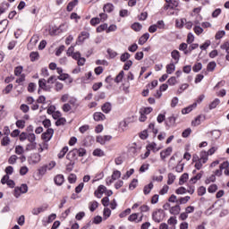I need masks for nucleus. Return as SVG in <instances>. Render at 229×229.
I'll use <instances>...</instances> for the list:
<instances>
[{"label":"nucleus","instance_id":"nucleus-63","mask_svg":"<svg viewBox=\"0 0 229 229\" xmlns=\"http://www.w3.org/2000/svg\"><path fill=\"white\" fill-rule=\"evenodd\" d=\"M214 182H216V175L212 174L211 176L206 179L205 183L208 185V183H212Z\"/></svg>","mask_w":229,"mask_h":229},{"label":"nucleus","instance_id":"nucleus-12","mask_svg":"<svg viewBox=\"0 0 229 229\" xmlns=\"http://www.w3.org/2000/svg\"><path fill=\"white\" fill-rule=\"evenodd\" d=\"M167 4L165 5V10H169V8H176L178 6V2L175 0H165Z\"/></svg>","mask_w":229,"mask_h":229},{"label":"nucleus","instance_id":"nucleus-36","mask_svg":"<svg viewBox=\"0 0 229 229\" xmlns=\"http://www.w3.org/2000/svg\"><path fill=\"white\" fill-rule=\"evenodd\" d=\"M16 126H17V128H20V130H24V128L26 126V121H24V120H18L16 122Z\"/></svg>","mask_w":229,"mask_h":229},{"label":"nucleus","instance_id":"nucleus-44","mask_svg":"<svg viewBox=\"0 0 229 229\" xmlns=\"http://www.w3.org/2000/svg\"><path fill=\"white\" fill-rule=\"evenodd\" d=\"M131 29L134 31H140V30H142V25L139 22H135L131 25Z\"/></svg>","mask_w":229,"mask_h":229},{"label":"nucleus","instance_id":"nucleus-21","mask_svg":"<svg viewBox=\"0 0 229 229\" xmlns=\"http://www.w3.org/2000/svg\"><path fill=\"white\" fill-rule=\"evenodd\" d=\"M171 56L174 60H175V64H178L180 61V52L178 50H174L171 53Z\"/></svg>","mask_w":229,"mask_h":229},{"label":"nucleus","instance_id":"nucleus-48","mask_svg":"<svg viewBox=\"0 0 229 229\" xmlns=\"http://www.w3.org/2000/svg\"><path fill=\"white\" fill-rule=\"evenodd\" d=\"M62 109H63V112L67 113V112H71V110H72V107L71 104L66 103V104L63 105Z\"/></svg>","mask_w":229,"mask_h":229},{"label":"nucleus","instance_id":"nucleus-41","mask_svg":"<svg viewBox=\"0 0 229 229\" xmlns=\"http://www.w3.org/2000/svg\"><path fill=\"white\" fill-rule=\"evenodd\" d=\"M89 37H90V34L87 31H82L81 33V36H79V40H85L86 38H89Z\"/></svg>","mask_w":229,"mask_h":229},{"label":"nucleus","instance_id":"nucleus-8","mask_svg":"<svg viewBox=\"0 0 229 229\" xmlns=\"http://www.w3.org/2000/svg\"><path fill=\"white\" fill-rule=\"evenodd\" d=\"M182 211V208L180 207V204H177L172 208H170L169 212L172 214V216H178L180 212Z\"/></svg>","mask_w":229,"mask_h":229},{"label":"nucleus","instance_id":"nucleus-34","mask_svg":"<svg viewBox=\"0 0 229 229\" xmlns=\"http://www.w3.org/2000/svg\"><path fill=\"white\" fill-rule=\"evenodd\" d=\"M8 6H10V4L8 3H3L0 5V14L2 15V13H4V12H6L8 10Z\"/></svg>","mask_w":229,"mask_h":229},{"label":"nucleus","instance_id":"nucleus-10","mask_svg":"<svg viewBox=\"0 0 229 229\" xmlns=\"http://www.w3.org/2000/svg\"><path fill=\"white\" fill-rule=\"evenodd\" d=\"M199 160L202 164H207L208 162V152L202 150L199 153Z\"/></svg>","mask_w":229,"mask_h":229},{"label":"nucleus","instance_id":"nucleus-23","mask_svg":"<svg viewBox=\"0 0 229 229\" xmlns=\"http://www.w3.org/2000/svg\"><path fill=\"white\" fill-rule=\"evenodd\" d=\"M138 219H139V213H133L130 215L128 217V221H130L131 223H137Z\"/></svg>","mask_w":229,"mask_h":229},{"label":"nucleus","instance_id":"nucleus-45","mask_svg":"<svg viewBox=\"0 0 229 229\" xmlns=\"http://www.w3.org/2000/svg\"><path fill=\"white\" fill-rule=\"evenodd\" d=\"M111 178L114 179V181L119 180V178H121V172L119 170L114 171Z\"/></svg>","mask_w":229,"mask_h":229},{"label":"nucleus","instance_id":"nucleus-42","mask_svg":"<svg viewBox=\"0 0 229 229\" xmlns=\"http://www.w3.org/2000/svg\"><path fill=\"white\" fill-rule=\"evenodd\" d=\"M98 201H96V200L91 201L89 203V210H90V212H94V210H96V208H98Z\"/></svg>","mask_w":229,"mask_h":229},{"label":"nucleus","instance_id":"nucleus-47","mask_svg":"<svg viewBox=\"0 0 229 229\" xmlns=\"http://www.w3.org/2000/svg\"><path fill=\"white\" fill-rule=\"evenodd\" d=\"M108 29V24L104 23L97 28V32L101 33L102 31H105V30Z\"/></svg>","mask_w":229,"mask_h":229},{"label":"nucleus","instance_id":"nucleus-18","mask_svg":"<svg viewBox=\"0 0 229 229\" xmlns=\"http://www.w3.org/2000/svg\"><path fill=\"white\" fill-rule=\"evenodd\" d=\"M94 121H105L106 116L101 112H97L93 115Z\"/></svg>","mask_w":229,"mask_h":229},{"label":"nucleus","instance_id":"nucleus-35","mask_svg":"<svg viewBox=\"0 0 229 229\" xmlns=\"http://www.w3.org/2000/svg\"><path fill=\"white\" fill-rule=\"evenodd\" d=\"M68 104L72 107V108H78V100L74 98H70Z\"/></svg>","mask_w":229,"mask_h":229},{"label":"nucleus","instance_id":"nucleus-14","mask_svg":"<svg viewBox=\"0 0 229 229\" xmlns=\"http://www.w3.org/2000/svg\"><path fill=\"white\" fill-rule=\"evenodd\" d=\"M54 182L55 183V185H63L64 182H65V178L64 177V174H57L55 179Z\"/></svg>","mask_w":229,"mask_h":229},{"label":"nucleus","instance_id":"nucleus-1","mask_svg":"<svg viewBox=\"0 0 229 229\" xmlns=\"http://www.w3.org/2000/svg\"><path fill=\"white\" fill-rule=\"evenodd\" d=\"M67 24L65 23H63L59 26V28H55V29H52L50 31H49V34L51 36L53 35H60V33H64V31H67Z\"/></svg>","mask_w":229,"mask_h":229},{"label":"nucleus","instance_id":"nucleus-28","mask_svg":"<svg viewBox=\"0 0 229 229\" xmlns=\"http://www.w3.org/2000/svg\"><path fill=\"white\" fill-rule=\"evenodd\" d=\"M67 151H69V147H64L57 155L58 158H64V157H65L67 154Z\"/></svg>","mask_w":229,"mask_h":229},{"label":"nucleus","instance_id":"nucleus-58","mask_svg":"<svg viewBox=\"0 0 229 229\" xmlns=\"http://www.w3.org/2000/svg\"><path fill=\"white\" fill-rule=\"evenodd\" d=\"M18 189L21 194H26V192H28V185L26 184H21V187H18Z\"/></svg>","mask_w":229,"mask_h":229},{"label":"nucleus","instance_id":"nucleus-20","mask_svg":"<svg viewBox=\"0 0 229 229\" xmlns=\"http://www.w3.org/2000/svg\"><path fill=\"white\" fill-rule=\"evenodd\" d=\"M166 126H174L176 124V117L174 116H170L167 118L165 122Z\"/></svg>","mask_w":229,"mask_h":229},{"label":"nucleus","instance_id":"nucleus-25","mask_svg":"<svg viewBox=\"0 0 229 229\" xmlns=\"http://www.w3.org/2000/svg\"><path fill=\"white\" fill-rule=\"evenodd\" d=\"M176 69V66H174V64H170L166 65V72L167 74H173Z\"/></svg>","mask_w":229,"mask_h":229},{"label":"nucleus","instance_id":"nucleus-33","mask_svg":"<svg viewBox=\"0 0 229 229\" xmlns=\"http://www.w3.org/2000/svg\"><path fill=\"white\" fill-rule=\"evenodd\" d=\"M189 199H191L190 196L182 197L178 199V203L179 205H185L186 203L189 202Z\"/></svg>","mask_w":229,"mask_h":229},{"label":"nucleus","instance_id":"nucleus-56","mask_svg":"<svg viewBox=\"0 0 229 229\" xmlns=\"http://www.w3.org/2000/svg\"><path fill=\"white\" fill-rule=\"evenodd\" d=\"M216 62H210L208 63V67H207V70L209 72H212V71H214V69H216Z\"/></svg>","mask_w":229,"mask_h":229},{"label":"nucleus","instance_id":"nucleus-50","mask_svg":"<svg viewBox=\"0 0 229 229\" xmlns=\"http://www.w3.org/2000/svg\"><path fill=\"white\" fill-rule=\"evenodd\" d=\"M202 67H203V64H201V63L195 64L192 68L193 72H199V70L202 69Z\"/></svg>","mask_w":229,"mask_h":229},{"label":"nucleus","instance_id":"nucleus-43","mask_svg":"<svg viewBox=\"0 0 229 229\" xmlns=\"http://www.w3.org/2000/svg\"><path fill=\"white\" fill-rule=\"evenodd\" d=\"M201 176H203V172H200L197 175L192 177L191 179V183H196V182H198V180H201Z\"/></svg>","mask_w":229,"mask_h":229},{"label":"nucleus","instance_id":"nucleus-2","mask_svg":"<svg viewBox=\"0 0 229 229\" xmlns=\"http://www.w3.org/2000/svg\"><path fill=\"white\" fill-rule=\"evenodd\" d=\"M55 133V130L52 128H48L46 132L41 135V139L45 140V142H49L51 139H53V134Z\"/></svg>","mask_w":229,"mask_h":229},{"label":"nucleus","instance_id":"nucleus-37","mask_svg":"<svg viewBox=\"0 0 229 229\" xmlns=\"http://www.w3.org/2000/svg\"><path fill=\"white\" fill-rule=\"evenodd\" d=\"M225 35H226V32L225 30H219L216 32L215 38L216 40H221V38H223Z\"/></svg>","mask_w":229,"mask_h":229},{"label":"nucleus","instance_id":"nucleus-60","mask_svg":"<svg viewBox=\"0 0 229 229\" xmlns=\"http://www.w3.org/2000/svg\"><path fill=\"white\" fill-rule=\"evenodd\" d=\"M68 182H69V183H76V174H71L68 176Z\"/></svg>","mask_w":229,"mask_h":229},{"label":"nucleus","instance_id":"nucleus-6","mask_svg":"<svg viewBox=\"0 0 229 229\" xmlns=\"http://www.w3.org/2000/svg\"><path fill=\"white\" fill-rule=\"evenodd\" d=\"M112 140V136L110 135H106V136H98L97 137V142H98L99 144H106V142H108V140Z\"/></svg>","mask_w":229,"mask_h":229},{"label":"nucleus","instance_id":"nucleus-24","mask_svg":"<svg viewBox=\"0 0 229 229\" xmlns=\"http://www.w3.org/2000/svg\"><path fill=\"white\" fill-rule=\"evenodd\" d=\"M6 28H8V20H3L0 21V33H3Z\"/></svg>","mask_w":229,"mask_h":229},{"label":"nucleus","instance_id":"nucleus-29","mask_svg":"<svg viewBox=\"0 0 229 229\" xmlns=\"http://www.w3.org/2000/svg\"><path fill=\"white\" fill-rule=\"evenodd\" d=\"M152 189H153V182H150L144 187V189H143L144 194H146V195L149 194V192H151Z\"/></svg>","mask_w":229,"mask_h":229},{"label":"nucleus","instance_id":"nucleus-38","mask_svg":"<svg viewBox=\"0 0 229 229\" xmlns=\"http://www.w3.org/2000/svg\"><path fill=\"white\" fill-rule=\"evenodd\" d=\"M93 156L94 157H105V152L100 148H96L93 151Z\"/></svg>","mask_w":229,"mask_h":229},{"label":"nucleus","instance_id":"nucleus-26","mask_svg":"<svg viewBox=\"0 0 229 229\" xmlns=\"http://www.w3.org/2000/svg\"><path fill=\"white\" fill-rule=\"evenodd\" d=\"M189 180V174L184 173L179 180V184L180 185H183V183H185V182H187Z\"/></svg>","mask_w":229,"mask_h":229},{"label":"nucleus","instance_id":"nucleus-46","mask_svg":"<svg viewBox=\"0 0 229 229\" xmlns=\"http://www.w3.org/2000/svg\"><path fill=\"white\" fill-rule=\"evenodd\" d=\"M210 40H206L205 43L203 45L200 46V49L202 51H207V49H208V47H210Z\"/></svg>","mask_w":229,"mask_h":229},{"label":"nucleus","instance_id":"nucleus-3","mask_svg":"<svg viewBox=\"0 0 229 229\" xmlns=\"http://www.w3.org/2000/svg\"><path fill=\"white\" fill-rule=\"evenodd\" d=\"M38 87L42 90H46L47 92H51V86H47V81H46V79H39Z\"/></svg>","mask_w":229,"mask_h":229},{"label":"nucleus","instance_id":"nucleus-16","mask_svg":"<svg viewBox=\"0 0 229 229\" xmlns=\"http://www.w3.org/2000/svg\"><path fill=\"white\" fill-rule=\"evenodd\" d=\"M196 106H198V104L194 103L191 106H189L188 107H185L182 110V114L183 115L187 114H191V112H192L193 108H196Z\"/></svg>","mask_w":229,"mask_h":229},{"label":"nucleus","instance_id":"nucleus-17","mask_svg":"<svg viewBox=\"0 0 229 229\" xmlns=\"http://www.w3.org/2000/svg\"><path fill=\"white\" fill-rule=\"evenodd\" d=\"M148 38L149 33H145L139 38L138 44H140V46H144V43L148 42Z\"/></svg>","mask_w":229,"mask_h":229},{"label":"nucleus","instance_id":"nucleus-13","mask_svg":"<svg viewBox=\"0 0 229 229\" xmlns=\"http://www.w3.org/2000/svg\"><path fill=\"white\" fill-rule=\"evenodd\" d=\"M101 110L104 114H110V112H112V104L110 102L105 103L102 106Z\"/></svg>","mask_w":229,"mask_h":229},{"label":"nucleus","instance_id":"nucleus-61","mask_svg":"<svg viewBox=\"0 0 229 229\" xmlns=\"http://www.w3.org/2000/svg\"><path fill=\"white\" fill-rule=\"evenodd\" d=\"M17 156L16 155H13L9 157L8 159V164H11L12 165H13V164H15V162H17Z\"/></svg>","mask_w":229,"mask_h":229},{"label":"nucleus","instance_id":"nucleus-52","mask_svg":"<svg viewBox=\"0 0 229 229\" xmlns=\"http://www.w3.org/2000/svg\"><path fill=\"white\" fill-rule=\"evenodd\" d=\"M22 71H23L22 66H17V67H15V69H14V74H15L16 76H21V75H22Z\"/></svg>","mask_w":229,"mask_h":229},{"label":"nucleus","instance_id":"nucleus-32","mask_svg":"<svg viewBox=\"0 0 229 229\" xmlns=\"http://www.w3.org/2000/svg\"><path fill=\"white\" fill-rule=\"evenodd\" d=\"M174 180H176V175L174 174H168L167 184L173 185V183H174Z\"/></svg>","mask_w":229,"mask_h":229},{"label":"nucleus","instance_id":"nucleus-27","mask_svg":"<svg viewBox=\"0 0 229 229\" xmlns=\"http://www.w3.org/2000/svg\"><path fill=\"white\" fill-rule=\"evenodd\" d=\"M219 103H221V100H219V98H216L209 104V110H214V108H216Z\"/></svg>","mask_w":229,"mask_h":229},{"label":"nucleus","instance_id":"nucleus-31","mask_svg":"<svg viewBox=\"0 0 229 229\" xmlns=\"http://www.w3.org/2000/svg\"><path fill=\"white\" fill-rule=\"evenodd\" d=\"M123 78H124V72L121 71L114 79L115 83H121L123 81Z\"/></svg>","mask_w":229,"mask_h":229},{"label":"nucleus","instance_id":"nucleus-19","mask_svg":"<svg viewBox=\"0 0 229 229\" xmlns=\"http://www.w3.org/2000/svg\"><path fill=\"white\" fill-rule=\"evenodd\" d=\"M77 155H78V148H74L67 154L66 158L67 160H71V158L76 157Z\"/></svg>","mask_w":229,"mask_h":229},{"label":"nucleus","instance_id":"nucleus-57","mask_svg":"<svg viewBox=\"0 0 229 229\" xmlns=\"http://www.w3.org/2000/svg\"><path fill=\"white\" fill-rule=\"evenodd\" d=\"M130 56H131L130 53L125 52L121 55L120 60L121 62H126V60H129Z\"/></svg>","mask_w":229,"mask_h":229},{"label":"nucleus","instance_id":"nucleus-11","mask_svg":"<svg viewBox=\"0 0 229 229\" xmlns=\"http://www.w3.org/2000/svg\"><path fill=\"white\" fill-rule=\"evenodd\" d=\"M220 49H223L224 51H225V53H227V55H225V60H227V62H229V41L224 42L220 46Z\"/></svg>","mask_w":229,"mask_h":229},{"label":"nucleus","instance_id":"nucleus-55","mask_svg":"<svg viewBox=\"0 0 229 229\" xmlns=\"http://www.w3.org/2000/svg\"><path fill=\"white\" fill-rule=\"evenodd\" d=\"M72 169H74V162H72V160L70 159V163H68L66 165V171L68 173H71V171H72Z\"/></svg>","mask_w":229,"mask_h":229},{"label":"nucleus","instance_id":"nucleus-40","mask_svg":"<svg viewBox=\"0 0 229 229\" xmlns=\"http://www.w3.org/2000/svg\"><path fill=\"white\" fill-rule=\"evenodd\" d=\"M201 124V115H199L191 122V126H199Z\"/></svg>","mask_w":229,"mask_h":229},{"label":"nucleus","instance_id":"nucleus-5","mask_svg":"<svg viewBox=\"0 0 229 229\" xmlns=\"http://www.w3.org/2000/svg\"><path fill=\"white\" fill-rule=\"evenodd\" d=\"M48 208L47 205L41 206L39 208H34L31 211V214L33 216H38V214H42V212H46V210Z\"/></svg>","mask_w":229,"mask_h":229},{"label":"nucleus","instance_id":"nucleus-22","mask_svg":"<svg viewBox=\"0 0 229 229\" xmlns=\"http://www.w3.org/2000/svg\"><path fill=\"white\" fill-rule=\"evenodd\" d=\"M152 219L156 223H160L162 221V217H160V211H156L152 214Z\"/></svg>","mask_w":229,"mask_h":229},{"label":"nucleus","instance_id":"nucleus-4","mask_svg":"<svg viewBox=\"0 0 229 229\" xmlns=\"http://www.w3.org/2000/svg\"><path fill=\"white\" fill-rule=\"evenodd\" d=\"M171 153H173V148L168 147L166 149L162 150L160 152V158L161 160H165L167 157H171Z\"/></svg>","mask_w":229,"mask_h":229},{"label":"nucleus","instance_id":"nucleus-62","mask_svg":"<svg viewBox=\"0 0 229 229\" xmlns=\"http://www.w3.org/2000/svg\"><path fill=\"white\" fill-rule=\"evenodd\" d=\"M2 146H8V144H10V137L5 136L3 138L2 141H1Z\"/></svg>","mask_w":229,"mask_h":229},{"label":"nucleus","instance_id":"nucleus-15","mask_svg":"<svg viewBox=\"0 0 229 229\" xmlns=\"http://www.w3.org/2000/svg\"><path fill=\"white\" fill-rule=\"evenodd\" d=\"M114 8L115 7L114 6V4H110V3H107L103 6V10L106 13H112V12H114Z\"/></svg>","mask_w":229,"mask_h":229},{"label":"nucleus","instance_id":"nucleus-51","mask_svg":"<svg viewBox=\"0 0 229 229\" xmlns=\"http://www.w3.org/2000/svg\"><path fill=\"white\" fill-rule=\"evenodd\" d=\"M78 5V0H73L72 2H70L67 6V10L71 12L74 6Z\"/></svg>","mask_w":229,"mask_h":229},{"label":"nucleus","instance_id":"nucleus-7","mask_svg":"<svg viewBox=\"0 0 229 229\" xmlns=\"http://www.w3.org/2000/svg\"><path fill=\"white\" fill-rule=\"evenodd\" d=\"M41 160V156L38 153L32 154L30 157V164H38Z\"/></svg>","mask_w":229,"mask_h":229},{"label":"nucleus","instance_id":"nucleus-30","mask_svg":"<svg viewBox=\"0 0 229 229\" xmlns=\"http://www.w3.org/2000/svg\"><path fill=\"white\" fill-rule=\"evenodd\" d=\"M37 148V142H30L26 146V151H33V149Z\"/></svg>","mask_w":229,"mask_h":229},{"label":"nucleus","instance_id":"nucleus-59","mask_svg":"<svg viewBox=\"0 0 229 229\" xmlns=\"http://www.w3.org/2000/svg\"><path fill=\"white\" fill-rule=\"evenodd\" d=\"M36 139L35 133L27 134V140H29V142H35Z\"/></svg>","mask_w":229,"mask_h":229},{"label":"nucleus","instance_id":"nucleus-64","mask_svg":"<svg viewBox=\"0 0 229 229\" xmlns=\"http://www.w3.org/2000/svg\"><path fill=\"white\" fill-rule=\"evenodd\" d=\"M30 60H31V62H36V60H38V52H32V53H30Z\"/></svg>","mask_w":229,"mask_h":229},{"label":"nucleus","instance_id":"nucleus-53","mask_svg":"<svg viewBox=\"0 0 229 229\" xmlns=\"http://www.w3.org/2000/svg\"><path fill=\"white\" fill-rule=\"evenodd\" d=\"M65 123H67V120H65V118H64V117H60V118L55 122V125H56V126H63L64 124H65Z\"/></svg>","mask_w":229,"mask_h":229},{"label":"nucleus","instance_id":"nucleus-54","mask_svg":"<svg viewBox=\"0 0 229 229\" xmlns=\"http://www.w3.org/2000/svg\"><path fill=\"white\" fill-rule=\"evenodd\" d=\"M191 133H192V130H191V128H188L182 131V137H183V139H187V137H189Z\"/></svg>","mask_w":229,"mask_h":229},{"label":"nucleus","instance_id":"nucleus-39","mask_svg":"<svg viewBox=\"0 0 229 229\" xmlns=\"http://www.w3.org/2000/svg\"><path fill=\"white\" fill-rule=\"evenodd\" d=\"M55 90L56 92H60V90H64V83L60 81H56L55 84Z\"/></svg>","mask_w":229,"mask_h":229},{"label":"nucleus","instance_id":"nucleus-9","mask_svg":"<svg viewBox=\"0 0 229 229\" xmlns=\"http://www.w3.org/2000/svg\"><path fill=\"white\" fill-rule=\"evenodd\" d=\"M106 191V187L105 185H99L98 191H95V196L97 198H101V196Z\"/></svg>","mask_w":229,"mask_h":229},{"label":"nucleus","instance_id":"nucleus-49","mask_svg":"<svg viewBox=\"0 0 229 229\" xmlns=\"http://www.w3.org/2000/svg\"><path fill=\"white\" fill-rule=\"evenodd\" d=\"M112 215V210L108 208H104V219H108V217Z\"/></svg>","mask_w":229,"mask_h":229}]
</instances>
